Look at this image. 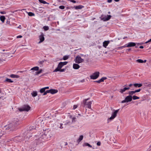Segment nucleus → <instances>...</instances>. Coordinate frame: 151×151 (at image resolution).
<instances>
[{
    "label": "nucleus",
    "instance_id": "nucleus-56",
    "mask_svg": "<svg viewBox=\"0 0 151 151\" xmlns=\"http://www.w3.org/2000/svg\"><path fill=\"white\" fill-rule=\"evenodd\" d=\"M4 61H5V60L4 59H0V63H1V62H3Z\"/></svg>",
    "mask_w": 151,
    "mask_h": 151
},
{
    "label": "nucleus",
    "instance_id": "nucleus-45",
    "mask_svg": "<svg viewBox=\"0 0 151 151\" xmlns=\"http://www.w3.org/2000/svg\"><path fill=\"white\" fill-rule=\"evenodd\" d=\"M77 105H75L73 106V109H76L77 107Z\"/></svg>",
    "mask_w": 151,
    "mask_h": 151
},
{
    "label": "nucleus",
    "instance_id": "nucleus-21",
    "mask_svg": "<svg viewBox=\"0 0 151 151\" xmlns=\"http://www.w3.org/2000/svg\"><path fill=\"white\" fill-rule=\"evenodd\" d=\"M39 138H38V139H36L35 140V142L36 143V145H38L40 144V143L42 142H43L44 141H40L39 140Z\"/></svg>",
    "mask_w": 151,
    "mask_h": 151
},
{
    "label": "nucleus",
    "instance_id": "nucleus-33",
    "mask_svg": "<svg viewBox=\"0 0 151 151\" xmlns=\"http://www.w3.org/2000/svg\"><path fill=\"white\" fill-rule=\"evenodd\" d=\"M28 13V15L29 16H35V14L32 12H29Z\"/></svg>",
    "mask_w": 151,
    "mask_h": 151
},
{
    "label": "nucleus",
    "instance_id": "nucleus-1",
    "mask_svg": "<svg viewBox=\"0 0 151 151\" xmlns=\"http://www.w3.org/2000/svg\"><path fill=\"white\" fill-rule=\"evenodd\" d=\"M52 136L50 131L45 132L44 134L39 137V140L41 141H45L47 139L52 137Z\"/></svg>",
    "mask_w": 151,
    "mask_h": 151
},
{
    "label": "nucleus",
    "instance_id": "nucleus-62",
    "mask_svg": "<svg viewBox=\"0 0 151 151\" xmlns=\"http://www.w3.org/2000/svg\"><path fill=\"white\" fill-rule=\"evenodd\" d=\"M133 85V84H130L129 85V87H131Z\"/></svg>",
    "mask_w": 151,
    "mask_h": 151
},
{
    "label": "nucleus",
    "instance_id": "nucleus-28",
    "mask_svg": "<svg viewBox=\"0 0 151 151\" xmlns=\"http://www.w3.org/2000/svg\"><path fill=\"white\" fill-rule=\"evenodd\" d=\"M126 90H127L126 87H125L123 89H120L119 92L121 93H123Z\"/></svg>",
    "mask_w": 151,
    "mask_h": 151
},
{
    "label": "nucleus",
    "instance_id": "nucleus-20",
    "mask_svg": "<svg viewBox=\"0 0 151 151\" xmlns=\"http://www.w3.org/2000/svg\"><path fill=\"white\" fill-rule=\"evenodd\" d=\"M84 6L82 5H79L78 6H74V7L75 9H82L83 8Z\"/></svg>",
    "mask_w": 151,
    "mask_h": 151
},
{
    "label": "nucleus",
    "instance_id": "nucleus-47",
    "mask_svg": "<svg viewBox=\"0 0 151 151\" xmlns=\"http://www.w3.org/2000/svg\"><path fill=\"white\" fill-rule=\"evenodd\" d=\"M94 82H96L98 83H100L101 82L100 81V80H98V81H95Z\"/></svg>",
    "mask_w": 151,
    "mask_h": 151
},
{
    "label": "nucleus",
    "instance_id": "nucleus-52",
    "mask_svg": "<svg viewBox=\"0 0 151 151\" xmlns=\"http://www.w3.org/2000/svg\"><path fill=\"white\" fill-rule=\"evenodd\" d=\"M42 4H48V3H47L46 1H43V2H42Z\"/></svg>",
    "mask_w": 151,
    "mask_h": 151
},
{
    "label": "nucleus",
    "instance_id": "nucleus-51",
    "mask_svg": "<svg viewBox=\"0 0 151 151\" xmlns=\"http://www.w3.org/2000/svg\"><path fill=\"white\" fill-rule=\"evenodd\" d=\"M50 89L49 90H47L45 92H46L47 93H50Z\"/></svg>",
    "mask_w": 151,
    "mask_h": 151
},
{
    "label": "nucleus",
    "instance_id": "nucleus-10",
    "mask_svg": "<svg viewBox=\"0 0 151 151\" xmlns=\"http://www.w3.org/2000/svg\"><path fill=\"white\" fill-rule=\"evenodd\" d=\"M44 35L43 33H41V35L39 36V37L40 41L38 42V44H40L42 42L45 40V38L44 37Z\"/></svg>",
    "mask_w": 151,
    "mask_h": 151
},
{
    "label": "nucleus",
    "instance_id": "nucleus-43",
    "mask_svg": "<svg viewBox=\"0 0 151 151\" xmlns=\"http://www.w3.org/2000/svg\"><path fill=\"white\" fill-rule=\"evenodd\" d=\"M59 8L60 9H63L65 8V6H59Z\"/></svg>",
    "mask_w": 151,
    "mask_h": 151
},
{
    "label": "nucleus",
    "instance_id": "nucleus-5",
    "mask_svg": "<svg viewBox=\"0 0 151 151\" xmlns=\"http://www.w3.org/2000/svg\"><path fill=\"white\" fill-rule=\"evenodd\" d=\"M30 107L28 105H24L22 108H19V110L20 111H28L30 109Z\"/></svg>",
    "mask_w": 151,
    "mask_h": 151
},
{
    "label": "nucleus",
    "instance_id": "nucleus-23",
    "mask_svg": "<svg viewBox=\"0 0 151 151\" xmlns=\"http://www.w3.org/2000/svg\"><path fill=\"white\" fill-rule=\"evenodd\" d=\"M10 77L12 78H19V75H17L11 74L10 75Z\"/></svg>",
    "mask_w": 151,
    "mask_h": 151
},
{
    "label": "nucleus",
    "instance_id": "nucleus-22",
    "mask_svg": "<svg viewBox=\"0 0 151 151\" xmlns=\"http://www.w3.org/2000/svg\"><path fill=\"white\" fill-rule=\"evenodd\" d=\"M133 85L135 87H140L142 86V84L141 83H134Z\"/></svg>",
    "mask_w": 151,
    "mask_h": 151
},
{
    "label": "nucleus",
    "instance_id": "nucleus-36",
    "mask_svg": "<svg viewBox=\"0 0 151 151\" xmlns=\"http://www.w3.org/2000/svg\"><path fill=\"white\" fill-rule=\"evenodd\" d=\"M35 129V127H34V126H32V127H29V131H31L32 130H33L34 129Z\"/></svg>",
    "mask_w": 151,
    "mask_h": 151
},
{
    "label": "nucleus",
    "instance_id": "nucleus-2",
    "mask_svg": "<svg viewBox=\"0 0 151 151\" xmlns=\"http://www.w3.org/2000/svg\"><path fill=\"white\" fill-rule=\"evenodd\" d=\"M68 63V62L65 61L64 62H60L58 65L57 68L53 71V72H57L64 65H66Z\"/></svg>",
    "mask_w": 151,
    "mask_h": 151
},
{
    "label": "nucleus",
    "instance_id": "nucleus-41",
    "mask_svg": "<svg viewBox=\"0 0 151 151\" xmlns=\"http://www.w3.org/2000/svg\"><path fill=\"white\" fill-rule=\"evenodd\" d=\"M65 69H60L58 71L63 72L65 71Z\"/></svg>",
    "mask_w": 151,
    "mask_h": 151
},
{
    "label": "nucleus",
    "instance_id": "nucleus-6",
    "mask_svg": "<svg viewBox=\"0 0 151 151\" xmlns=\"http://www.w3.org/2000/svg\"><path fill=\"white\" fill-rule=\"evenodd\" d=\"M132 100V96L130 95H129L126 97L125 99L121 101V103H127L131 101Z\"/></svg>",
    "mask_w": 151,
    "mask_h": 151
},
{
    "label": "nucleus",
    "instance_id": "nucleus-42",
    "mask_svg": "<svg viewBox=\"0 0 151 151\" xmlns=\"http://www.w3.org/2000/svg\"><path fill=\"white\" fill-rule=\"evenodd\" d=\"M126 46V44L124 46L119 47L118 48L119 49H123V48H124V47H127Z\"/></svg>",
    "mask_w": 151,
    "mask_h": 151
},
{
    "label": "nucleus",
    "instance_id": "nucleus-13",
    "mask_svg": "<svg viewBox=\"0 0 151 151\" xmlns=\"http://www.w3.org/2000/svg\"><path fill=\"white\" fill-rule=\"evenodd\" d=\"M110 41H105L104 42H103V45L104 47L105 48H106V47L108 45Z\"/></svg>",
    "mask_w": 151,
    "mask_h": 151
},
{
    "label": "nucleus",
    "instance_id": "nucleus-60",
    "mask_svg": "<svg viewBox=\"0 0 151 151\" xmlns=\"http://www.w3.org/2000/svg\"><path fill=\"white\" fill-rule=\"evenodd\" d=\"M139 47L140 48L143 49L144 48V47H143V46H140Z\"/></svg>",
    "mask_w": 151,
    "mask_h": 151
},
{
    "label": "nucleus",
    "instance_id": "nucleus-34",
    "mask_svg": "<svg viewBox=\"0 0 151 151\" xmlns=\"http://www.w3.org/2000/svg\"><path fill=\"white\" fill-rule=\"evenodd\" d=\"M45 90L44 88H41L40 89V92L41 93H44L45 91Z\"/></svg>",
    "mask_w": 151,
    "mask_h": 151
},
{
    "label": "nucleus",
    "instance_id": "nucleus-49",
    "mask_svg": "<svg viewBox=\"0 0 151 151\" xmlns=\"http://www.w3.org/2000/svg\"><path fill=\"white\" fill-rule=\"evenodd\" d=\"M97 145L98 146H100L101 145V142H98L97 143Z\"/></svg>",
    "mask_w": 151,
    "mask_h": 151
},
{
    "label": "nucleus",
    "instance_id": "nucleus-27",
    "mask_svg": "<svg viewBox=\"0 0 151 151\" xmlns=\"http://www.w3.org/2000/svg\"><path fill=\"white\" fill-rule=\"evenodd\" d=\"M135 93V91H129V92L128 93L129 94V95L132 96V95H133Z\"/></svg>",
    "mask_w": 151,
    "mask_h": 151
},
{
    "label": "nucleus",
    "instance_id": "nucleus-15",
    "mask_svg": "<svg viewBox=\"0 0 151 151\" xmlns=\"http://www.w3.org/2000/svg\"><path fill=\"white\" fill-rule=\"evenodd\" d=\"M50 93L52 94H54L58 92V90L56 89H50Z\"/></svg>",
    "mask_w": 151,
    "mask_h": 151
},
{
    "label": "nucleus",
    "instance_id": "nucleus-58",
    "mask_svg": "<svg viewBox=\"0 0 151 151\" xmlns=\"http://www.w3.org/2000/svg\"><path fill=\"white\" fill-rule=\"evenodd\" d=\"M44 93L42 95L43 96L47 94V93L45 91Z\"/></svg>",
    "mask_w": 151,
    "mask_h": 151
},
{
    "label": "nucleus",
    "instance_id": "nucleus-30",
    "mask_svg": "<svg viewBox=\"0 0 151 151\" xmlns=\"http://www.w3.org/2000/svg\"><path fill=\"white\" fill-rule=\"evenodd\" d=\"M5 81L10 83H12L13 82V81H12L11 79L8 78H6V79Z\"/></svg>",
    "mask_w": 151,
    "mask_h": 151
},
{
    "label": "nucleus",
    "instance_id": "nucleus-12",
    "mask_svg": "<svg viewBox=\"0 0 151 151\" xmlns=\"http://www.w3.org/2000/svg\"><path fill=\"white\" fill-rule=\"evenodd\" d=\"M127 47H133L136 45V43L133 42H129L127 44H126Z\"/></svg>",
    "mask_w": 151,
    "mask_h": 151
},
{
    "label": "nucleus",
    "instance_id": "nucleus-63",
    "mask_svg": "<svg viewBox=\"0 0 151 151\" xmlns=\"http://www.w3.org/2000/svg\"><path fill=\"white\" fill-rule=\"evenodd\" d=\"M127 50L128 51H130L131 50V48H129V49H127Z\"/></svg>",
    "mask_w": 151,
    "mask_h": 151
},
{
    "label": "nucleus",
    "instance_id": "nucleus-38",
    "mask_svg": "<svg viewBox=\"0 0 151 151\" xmlns=\"http://www.w3.org/2000/svg\"><path fill=\"white\" fill-rule=\"evenodd\" d=\"M69 57L68 56L65 55L63 57V60H66L68 59Z\"/></svg>",
    "mask_w": 151,
    "mask_h": 151
},
{
    "label": "nucleus",
    "instance_id": "nucleus-4",
    "mask_svg": "<svg viewBox=\"0 0 151 151\" xmlns=\"http://www.w3.org/2000/svg\"><path fill=\"white\" fill-rule=\"evenodd\" d=\"M88 99H87L83 100V103L84 104V106L86 107L91 109V101H87L88 100Z\"/></svg>",
    "mask_w": 151,
    "mask_h": 151
},
{
    "label": "nucleus",
    "instance_id": "nucleus-61",
    "mask_svg": "<svg viewBox=\"0 0 151 151\" xmlns=\"http://www.w3.org/2000/svg\"><path fill=\"white\" fill-rule=\"evenodd\" d=\"M39 1L41 3H42V2H43V0H39Z\"/></svg>",
    "mask_w": 151,
    "mask_h": 151
},
{
    "label": "nucleus",
    "instance_id": "nucleus-44",
    "mask_svg": "<svg viewBox=\"0 0 151 151\" xmlns=\"http://www.w3.org/2000/svg\"><path fill=\"white\" fill-rule=\"evenodd\" d=\"M141 89H137V90H135V92L136 93V92H139L140 91H141Z\"/></svg>",
    "mask_w": 151,
    "mask_h": 151
},
{
    "label": "nucleus",
    "instance_id": "nucleus-39",
    "mask_svg": "<svg viewBox=\"0 0 151 151\" xmlns=\"http://www.w3.org/2000/svg\"><path fill=\"white\" fill-rule=\"evenodd\" d=\"M76 119V118L75 117H73L72 118V122H68L69 123H70V124H70L71 123H72L74 121H75V119Z\"/></svg>",
    "mask_w": 151,
    "mask_h": 151
},
{
    "label": "nucleus",
    "instance_id": "nucleus-11",
    "mask_svg": "<svg viewBox=\"0 0 151 151\" xmlns=\"http://www.w3.org/2000/svg\"><path fill=\"white\" fill-rule=\"evenodd\" d=\"M70 123L68 122H67L66 123L63 124V123H60L59 125L58 126V127L60 129H62L66 127V126L68 124H69Z\"/></svg>",
    "mask_w": 151,
    "mask_h": 151
},
{
    "label": "nucleus",
    "instance_id": "nucleus-7",
    "mask_svg": "<svg viewBox=\"0 0 151 151\" xmlns=\"http://www.w3.org/2000/svg\"><path fill=\"white\" fill-rule=\"evenodd\" d=\"M99 72H95L90 76L91 79L94 80L97 79L99 77Z\"/></svg>",
    "mask_w": 151,
    "mask_h": 151
},
{
    "label": "nucleus",
    "instance_id": "nucleus-17",
    "mask_svg": "<svg viewBox=\"0 0 151 151\" xmlns=\"http://www.w3.org/2000/svg\"><path fill=\"white\" fill-rule=\"evenodd\" d=\"M14 140L15 141H18V140H19L18 141L19 142H20L23 139H22L21 137H16L15 138Z\"/></svg>",
    "mask_w": 151,
    "mask_h": 151
},
{
    "label": "nucleus",
    "instance_id": "nucleus-25",
    "mask_svg": "<svg viewBox=\"0 0 151 151\" xmlns=\"http://www.w3.org/2000/svg\"><path fill=\"white\" fill-rule=\"evenodd\" d=\"M31 135H29V134L28 133L27 135L24 137V140L25 141H27L28 139L29 138V137H31Z\"/></svg>",
    "mask_w": 151,
    "mask_h": 151
},
{
    "label": "nucleus",
    "instance_id": "nucleus-31",
    "mask_svg": "<svg viewBox=\"0 0 151 151\" xmlns=\"http://www.w3.org/2000/svg\"><path fill=\"white\" fill-rule=\"evenodd\" d=\"M88 146V147H91L92 146L90 145L89 144L87 143H85L84 145H83V146Z\"/></svg>",
    "mask_w": 151,
    "mask_h": 151
},
{
    "label": "nucleus",
    "instance_id": "nucleus-8",
    "mask_svg": "<svg viewBox=\"0 0 151 151\" xmlns=\"http://www.w3.org/2000/svg\"><path fill=\"white\" fill-rule=\"evenodd\" d=\"M111 16L110 15H107L106 16L102 15L100 17L101 20L104 21H106L109 20L111 18Z\"/></svg>",
    "mask_w": 151,
    "mask_h": 151
},
{
    "label": "nucleus",
    "instance_id": "nucleus-19",
    "mask_svg": "<svg viewBox=\"0 0 151 151\" xmlns=\"http://www.w3.org/2000/svg\"><path fill=\"white\" fill-rule=\"evenodd\" d=\"M31 94L32 97H35L37 95V93L36 91H34L31 93Z\"/></svg>",
    "mask_w": 151,
    "mask_h": 151
},
{
    "label": "nucleus",
    "instance_id": "nucleus-26",
    "mask_svg": "<svg viewBox=\"0 0 151 151\" xmlns=\"http://www.w3.org/2000/svg\"><path fill=\"white\" fill-rule=\"evenodd\" d=\"M83 138V135H81L79 137V138L78 139L77 141L79 143L81 141Z\"/></svg>",
    "mask_w": 151,
    "mask_h": 151
},
{
    "label": "nucleus",
    "instance_id": "nucleus-24",
    "mask_svg": "<svg viewBox=\"0 0 151 151\" xmlns=\"http://www.w3.org/2000/svg\"><path fill=\"white\" fill-rule=\"evenodd\" d=\"M39 69V67L38 66L34 67L32 68L30 70H34L35 71L38 70Z\"/></svg>",
    "mask_w": 151,
    "mask_h": 151
},
{
    "label": "nucleus",
    "instance_id": "nucleus-54",
    "mask_svg": "<svg viewBox=\"0 0 151 151\" xmlns=\"http://www.w3.org/2000/svg\"><path fill=\"white\" fill-rule=\"evenodd\" d=\"M71 2H72L73 3H76V1L74 0H70Z\"/></svg>",
    "mask_w": 151,
    "mask_h": 151
},
{
    "label": "nucleus",
    "instance_id": "nucleus-35",
    "mask_svg": "<svg viewBox=\"0 0 151 151\" xmlns=\"http://www.w3.org/2000/svg\"><path fill=\"white\" fill-rule=\"evenodd\" d=\"M136 62L141 63H143V60L141 59H138L136 60Z\"/></svg>",
    "mask_w": 151,
    "mask_h": 151
},
{
    "label": "nucleus",
    "instance_id": "nucleus-29",
    "mask_svg": "<svg viewBox=\"0 0 151 151\" xmlns=\"http://www.w3.org/2000/svg\"><path fill=\"white\" fill-rule=\"evenodd\" d=\"M42 71H43V70L42 69H41L38 71L36 72L35 73L37 75H38L39 74L42 73Z\"/></svg>",
    "mask_w": 151,
    "mask_h": 151
},
{
    "label": "nucleus",
    "instance_id": "nucleus-57",
    "mask_svg": "<svg viewBox=\"0 0 151 151\" xmlns=\"http://www.w3.org/2000/svg\"><path fill=\"white\" fill-rule=\"evenodd\" d=\"M44 89H45V90L46 89H48L49 88V87H48V86H47V87H44Z\"/></svg>",
    "mask_w": 151,
    "mask_h": 151
},
{
    "label": "nucleus",
    "instance_id": "nucleus-40",
    "mask_svg": "<svg viewBox=\"0 0 151 151\" xmlns=\"http://www.w3.org/2000/svg\"><path fill=\"white\" fill-rule=\"evenodd\" d=\"M106 79V77H103L100 79V80L101 82H103L104 80Z\"/></svg>",
    "mask_w": 151,
    "mask_h": 151
},
{
    "label": "nucleus",
    "instance_id": "nucleus-53",
    "mask_svg": "<svg viewBox=\"0 0 151 151\" xmlns=\"http://www.w3.org/2000/svg\"><path fill=\"white\" fill-rule=\"evenodd\" d=\"M22 37V35H19V36H17V38H21Z\"/></svg>",
    "mask_w": 151,
    "mask_h": 151
},
{
    "label": "nucleus",
    "instance_id": "nucleus-16",
    "mask_svg": "<svg viewBox=\"0 0 151 151\" xmlns=\"http://www.w3.org/2000/svg\"><path fill=\"white\" fill-rule=\"evenodd\" d=\"M19 123L20 122H19L18 119H16L15 120H14L13 122V124H14L15 125L19 124Z\"/></svg>",
    "mask_w": 151,
    "mask_h": 151
},
{
    "label": "nucleus",
    "instance_id": "nucleus-64",
    "mask_svg": "<svg viewBox=\"0 0 151 151\" xmlns=\"http://www.w3.org/2000/svg\"><path fill=\"white\" fill-rule=\"evenodd\" d=\"M126 90H129L130 89V88L129 87H126Z\"/></svg>",
    "mask_w": 151,
    "mask_h": 151
},
{
    "label": "nucleus",
    "instance_id": "nucleus-14",
    "mask_svg": "<svg viewBox=\"0 0 151 151\" xmlns=\"http://www.w3.org/2000/svg\"><path fill=\"white\" fill-rule=\"evenodd\" d=\"M80 67L79 65L77 64H74L73 65V68L75 69H78Z\"/></svg>",
    "mask_w": 151,
    "mask_h": 151
},
{
    "label": "nucleus",
    "instance_id": "nucleus-9",
    "mask_svg": "<svg viewBox=\"0 0 151 151\" xmlns=\"http://www.w3.org/2000/svg\"><path fill=\"white\" fill-rule=\"evenodd\" d=\"M75 62L78 63H80L84 61V60L82 59L79 55L77 56L75 59Z\"/></svg>",
    "mask_w": 151,
    "mask_h": 151
},
{
    "label": "nucleus",
    "instance_id": "nucleus-32",
    "mask_svg": "<svg viewBox=\"0 0 151 151\" xmlns=\"http://www.w3.org/2000/svg\"><path fill=\"white\" fill-rule=\"evenodd\" d=\"M132 98H133V100H135L136 99H139V98L136 96H134L133 97H132Z\"/></svg>",
    "mask_w": 151,
    "mask_h": 151
},
{
    "label": "nucleus",
    "instance_id": "nucleus-18",
    "mask_svg": "<svg viewBox=\"0 0 151 151\" xmlns=\"http://www.w3.org/2000/svg\"><path fill=\"white\" fill-rule=\"evenodd\" d=\"M5 19L6 18L4 16H1L0 17V19L3 23L4 22Z\"/></svg>",
    "mask_w": 151,
    "mask_h": 151
},
{
    "label": "nucleus",
    "instance_id": "nucleus-48",
    "mask_svg": "<svg viewBox=\"0 0 151 151\" xmlns=\"http://www.w3.org/2000/svg\"><path fill=\"white\" fill-rule=\"evenodd\" d=\"M0 13L2 14H6V12L5 11L1 12Z\"/></svg>",
    "mask_w": 151,
    "mask_h": 151
},
{
    "label": "nucleus",
    "instance_id": "nucleus-46",
    "mask_svg": "<svg viewBox=\"0 0 151 151\" xmlns=\"http://www.w3.org/2000/svg\"><path fill=\"white\" fill-rule=\"evenodd\" d=\"M44 62V61H39V63L40 64H42Z\"/></svg>",
    "mask_w": 151,
    "mask_h": 151
},
{
    "label": "nucleus",
    "instance_id": "nucleus-50",
    "mask_svg": "<svg viewBox=\"0 0 151 151\" xmlns=\"http://www.w3.org/2000/svg\"><path fill=\"white\" fill-rule=\"evenodd\" d=\"M85 81V80L84 79H82L79 81L80 82L83 83Z\"/></svg>",
    "mask_w": 151,
    "mask_h": 151
},
{
    "label": "nucleus",
    "instance_id": "nucleus-55",
    "mask_svg": "<svg viewBox=\"0 0 151 151\" xmlns=\"http://www.w3.org/2000/svg\"><path fill=\"white\" fill-rule=\"evenodd\" d=\"M151 42V38L149 40L145 42V43H147L148 42Z\"/></svg>",
    "mask_w": 151,
    "mask_h": 151
},
{
    "label": "nucleus",
    "instance_id": "nucleus-37",
    "mask_svg": "<svg viewBox=\"0 0 151 151\" xmlns=\"http://www.w3.org/2000/svg\"><path fill=\"white\" fill-rule=\"evenodd\" d=\"M43 28L45 31H47L49 29V27L47 26H44Z\"/></svg>",
    "mask_w": 151,
    "mask_h": 151
},
{
    "label": "nucleus",
    "instance_id": "nucleus-3",
    "mask_svg": "<svg viewBox=\"0 0 151 151\" xmlns=\"http://www.w3.org/2000/svg\"><path fill=\"white\" fill-rule=\"evenodd\" d=\"M119 109L115 110L112 113L111 116L107 119V123H109L112 120L114 119L116 116L117 114Z\"/></svg>",
    "mask_w": 151,
    "mask_h": 151
},
{
    "label": "nucleus",
    "instance_id": "nucleus-59",
    "mask_svg": "<svg viewBox=\"0 0 151 151\" xmlns=\"http://www.w3.org/2000/svg\"><path fill=\"white\" fill-rule=\"evenodd\" d=\"M112 0H107V2L108 3H111L112 2Z\"/></svg>",
    "mask_w": 151,
    "mask_h": 151
}]
</instances>
